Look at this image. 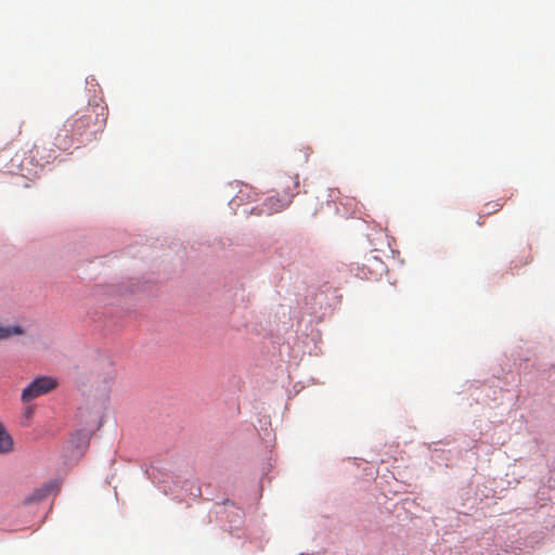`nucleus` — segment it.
<instances>
[{
	"label": "nucleus",
	"mask_w": 555,
	"mask_h": 555,
	"mask_svg": "<svg viewBox=\"0 0 555 555\" xmlns=\"http://www.w3.org/2000/svg\"><path fill=\"white\" fill-rule=\"evenodd\" d=\"M278 188L283 192L282 198L270 197L266 202L267 214L271 215L284 209L289 203L295 192L299 188V178L297 175H282L279 177Z\"/></svg>",
	"instance_id": "obj_2"
},
{
	"label": "nucleus",
	"mask_w": 555,
	"mask_h": 555,
	"mask_svg": "<svg viewBox=\"0 0 555 555\" xmlns=\"http://www.w3.org/2000/svg\"><path fill=\"white\" fill-rule=\"evenodd\" d=\"M14 441L3 424L0 422V454H8L13 450Z\"/></svg>",
	"instance_id": "obj_4"
},
{
	"label": "nucleus",
	"mask_w": 555,
	"mask_h": 555,
	"mask_svg": "<svg viewBox=\"0 0 555 555\" xmlns=\"http://www.w3.org/2000/svg\"><path fill=\"white\" fill-rule=\"evenodd\" d=\"M106 119L107 108L104 105H89L83 114L76 113L66 119L54 138V145L61 151H66L85 135L102 131Z\"/></svg>",
	"instance_id": "obj_1"
},
{
	"label": "nucleus",
	"mask_w": 555,
	"mask_h": 555,
	"mask_svg": "<svg viewBox=\"0 0 555 555\" xmlns=\"http://www.w3.org/2000/svg\"><path fill=\"white\" fill-rule=\"evenodd\" d=\"M504 206V203L501 202V201H492V202H488L486 205H485V208H486V215H491V214H494V212H498L499 210L502 209V207Z\"/></svg>",
	"instance_id": "obj_8"
},
{
	"label": "nucleus",
	"mask_w": 555,
	"mask_h": 555,
	"mask_svg": "<svg viewBox=\"0 0 555 555\" xmlns=\"http://www.w3.org/2000/svg\"><path fill=\"white\" fill-rule=\"evenodd\" d=\"M251 195H255V193L253 192V189L249 185H243L240 189L237 195L232 198L231 205L240 206L244 202V199L249 201L251 198Z\"/></svg>",
	"instance_id": "obj_5"
},
{
	"label": "nucleus",
	"mask_w": 555,
	"mask_h": 555,
	"mask_svg": "<svg viewBox=\"0 0 555 555\" xmlns=\"http://www.w3.org/2000/svg\"><path fill=\"white\" fill-rule=\"evenodd\" d=\"M23 328L18 325L4 326L0 324V339H7L13 335H22Z\"/></svg>",
	"instance_id": "obj_7"
},
{
	"label": "nucleus",
	"mask_w": 555,
	"mask_h": 555,
	"mask_svg": "<svg viewBox=\"0 0 555 555\" xmlns=\"http://www.w3.org/2000/svg\"><path fill=\"white\" fill-rule=\"evenodd\" d=\"M56 385V380L52 377H37L22 391V401L24 403H28L34 399L52 391Z\"/></svg>",
	"instance_id": "obj_3"
},
{
	"label": "nucleus",
	"mask_w": 555,
	"mask_h": 555,
	"mask_svg": "<svg viewBox=\"0 0 555 555\" xmlns=\"http://www.w3.org/2000/svg\"><path fill=\"white\" fill-rule=\"evenodd\" d=\"M50 491H51L50 486H44L42 488L36 489L28 498H26V502L30 503V502L42 501L48 496Z\"/></svg>",
	"instance_id": "obj_6"
}]
</instances>
